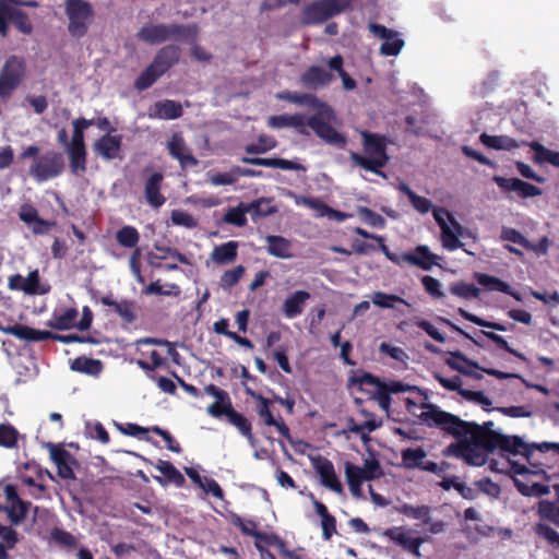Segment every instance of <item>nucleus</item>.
<instances>
[{"label":"nucleus","instance_id":"nucleus-1","mask_svg":"<svg viewBox=\"0 0 559 559\" xmlns=\"http://www.w3.org/2000/svg\"><path fill=\"white\" fill-rule=\"evenodd\" d=\"M418 415L426 425L439 427L447 433L459 438L449 444L444 454L463 460L466 464L481 466L489 455V421L483 425L462 420L456 415L441 411L435 404H423Z\"/></svg>","mask_w":559,"mask_h":559},{"label":"nucleus","instance_id":"nucleus-2","mask_svg":"<svg viewBox=\"0 0 559 559\" xmlns=\"http://www.w3.org/2000/svg\"><path fill=\"white\" fill-rule=\"evenodd\" d=\"M534 450L543 453L552 450L559 455V442L526 443L519 436H507L491 429V454L498 452L508 459L522 455L530 461Z\"/></svg>","mask_w":559,"mask_h":559},{"label":"nucleus","instance_id":"nucleus-3","mask_svg":"<svg viewBox=\"0 0 559 559\" xmlns=\"http://www.w3.org/2000/svg\"><path fill=\"white\" fill-rule=\"evenodd\" d=\"M362 138L364 151L367 156L352 152L350 160L368 171L382 175L381 168H383L389 160L385 136L365 131L362 132Z\"/></svg>","mask_w":559,"mask_h":559},{"label":"nucleus","instance_id":"nucleus-4","mask_svg":"<svg viewBox=\"0 0 559 559\" xmlns=\"http://www.w3.org/2000/svg\"><path fill=\"white\" fill-rule=\"evenodd\" d=\"M195 25L187 24H146L142 26L136 37L139 40L148 45H159L168 40H187L195 31Z\"/></svg>","mask_w":559,"mask_h":559},{"label":"nucleus","instance_id":"nucleus-5","mask_svg":"<svg viewBox=\"0 0 559 559\" xmlns=\"http://www.w3.org/2000/svg\"><path fill=\"white\" fill-rule=\"evenodd\" d=\"M69 34L80 39L84 37L95 20V11L87 0H64Z\"/></svg>","mask_w":559,"mask_h":559},{"label":"nucleus","instance_id":"nucleus-6","mask_svg":"<svg viewBox=\"0 0 559 559\" xmlns=\"http://www.w3.org/2000/svg\"><path fill=\"white\" fill-rule=\"evenodd\" d=\"M355 0H317L304 7L300 22L302 25L321 24L349 9Z\"/></svg>","mask_w":559,"mask_h":559},{"label":"nucleus","instance_id":"nucleus-7","mask_svg":"<svg viewBox=\"0 0 559 559\" xmlns=\"http://www.w3.org/2000/svg\"><path fill=\"white\" fill-rule=\"evenodd\" d=\"M0 331L26 342H44L48 340L58 341L63 344L85 342V336H81L78 334H55L50 331L36 330L34 328L20 323H15L13 325L8 326H3L2 324H0Z\"/></svg>","mask_w":559,"mask_h":559},{"label":"nucleus","instance_id":"nucleus-8","mask_svg":"<svg viewBox=\"0 0 559 559\" xmlns=\"http://www.w3.org/2000/svg\"><path fill=\"white\" fill-rule=\"evenodd\" d=\"M64 170V158L60 152L47 151L34 158L28 174L37 182H44L60 176Z\"/></svg>","mask_w":559,"mask_h":559},{"label":"nucleus","instance_id":"nucleus-9","mask_svg":"<svg viewBox=\"0 0 559 559\" xmlns=\"http://www.w3.org/2000/svg\"><path fill=\"white\" fill-rule=\"evenodd\" d=\"M491 179L497 183L500 191L507 194L510 199L514 197L519 199H527L542 195L543 193L540 188L515 177L506 178L501 176H493Z\"/></svg>","mask_w":559,"mask_h":559},{"label":"nucleus","instance_id":"nucleus-10","mask_svg":"<svg viewBox=\"0 0 559 559\" xmlns=\"http://www.w3.org/2000/svg\"><path fill=\"white\" fill-rule=\"evenodd\" d=\"M350 384H376V390L369 391L372 400L377 401L383 411H389L391 406V395L385 386V382L370 372L358 370L349 378Z\"/></svg>","mask_w":559,"mask_h":559},{"label":"nucleus","instance_id":"nucleus-11","mask_svg":"<svg viewBox=\"0 0 559 559\" xmlns=\"http://www.w3.org/2000/svg\"><path fill=\"white\" fill-rule=\"evenodd\" d=\"M247 393L257 401L255 411L262 423L269 427H275L277 432L283 438L290 437V430L283 419H276L271 411L272 401L264 397L262 394L247 389Z\"/></svg>","mask_w":559,"mask_h":559},{"label":"nucleus","instance_id":"nucleus-12","mask_svg":"<svg viewBox=\"0 0 559 559\" xmlns=\"http://www.w3.org/2000/svg\"><path fill=\"white\" fill-rule=\"evenodd\" d=\"M320 111L307 119V126L311 128L314 133L325 142L330 144H344L345 138L336 131L334 127L330 124V122L324 120L323 115L332 114L331 108L326 110L325 108H318Z\"/></svg>","mask_w":559,"mask_h":559},{"label":"nucleus","instance_id":"nucleus-13","mask_svg":"<svg viewBox=\"0 0 559 559\" xmlns=\"http://www.w3.org/2000/svg\"><path fill=\"white\" fill-rule=\"evenodd\" d=\"M383 535L416 558L421 557L420 546L427 542L425 537H412L409 530L403 526L386 528Z\"/></svg>","mask_w":559,"mask_h":559},{"label":"nucleus","instance_id":"nucleus-14","mask_svg":"<svg viewBox=\"0 0 559 559\" xmlns=\"http://www.w3.org/2000/svg\"><path fill=\"white\" fill-rule=\"evenodd\" d=\"M369 29L376 37L383 39L380 46L381 55L388 57L397 56L404 47V40L397 37V32L394 29L377 23L369 24Z\"/></svg>","mask_w":559,"mask_h":559},{"label":"nucleus","instance_id":"nucleus-15","mask_svg":"<svg viewBox=\"0 0 559 559\" xmlns=\"http://www.w3.org/2000/svg\"><path fill=\"white\" fill-rule=\"evenodd\" d=\"M444 362L452 369L466 377L479 380L483 372L489 373V369L481 368L475 361L469 360L460 350L448 352Z\"/></svg>","mask_w":559,"mask_h":559},{"label":"nucleus","instance_id":"nucleus-16","mask_svg":"<svg viewBox=\"0 0 559 559\" xmlns=\"http://www.w3.org/2000/svg\"><path fill=\"white\" fill-rule=\"evenodd\" d=\"M313 466L324 487L336 493L343 491V486L335 473L334 465L329 459L319 456L313 461Z\"/></svg>","mask_w":559,"mask_h":559},{"label":"nucleus","instance_id":"nucleus-17","mask_svg":"<svg viewBox=\"0 0 559 559\" xmlns=\"http://www.w3.org/2000/svg\"><path fill=\"white\" fill-rule=\"evenodd\" d=\"M182 115V105L173 99L158 100L151 105L147 110V117L150 119L175 120Z\"/></svg>","mask_w":559,"mask_h":559},{"label":"nucleus","instance_id":"nucleus-18","mask_svg":"<svg viewBox=\"0 0 559 559\" xmlns=\"http://www.w3.org/2000/svg\"><path fill=\"white\" fill-rule=\"evenodd\" d=\"M169 155L177 159L182 168L197 166L199 160L193 156L180 134H174L167 143Z\"/></svg>","mask_w":559,"mask_h":559},{"label":"nucleus","instance_id":"nucleus-19","mask_svg":"<svg viewBox=\"0 0 559 559\" xmlns=\"http://www.w3.org/2000/svg\"><path fill=\"white\" fill-rule=\"evenodd\" d=\"M438 255L430 252L429 248L425 245H419L413 252L402 253L403 263H408L418 266L425 271L430 270L437 264Z\"/></svg>","mask_w":559,"mask_h":559},{"label":"nucleus","instance_id":"nucleus-20","mask_svg":"<svg viewBox=\"0 0 559 559\" xmlns=\"http://www.w3.org/2000/svg\"><path fill=\"white\" fill-rule=\"evenodd\" d=\"M179 59L180 48L176 45H166L156 52L151 64L164 75L170 68L179 62Z\"/></svg>","mask_w":559,"mask_h":559},{"label":"nucleus","instance_id":"nucleus-21","mask_svg":"<svg viewBox=\"0 0 559 559\" xmlns=\"http://www.w3.org/2000/svg\"><path fill=\"white\" fill-rule=\"evenodd\" d=\"M334 76L331 72L319 66H310L301 75L300 83L310 90L329 85Z\"/></svg>","mask_w":559,"mask_h":559},{"label":"nucleus","instance_id":"nucleus-22","mask_svg":"<svg viewBox=\"0 0 559 559\" xmlns=\"http://www.w3.org/2000/svg\"><path fill=\"white\" fill-rule=\"evenodd\" d=\"M163 181V174L154 173L147 178L144 185L145 200L154 209H159L166 202V198L160 193Z\"/></svg>","mask_w":559,"mask_h":559},{"label":"nucleus","instance_id":"nucleus-23","mask_svg":"<svg viewBox=\"0 0 559 559\" xmlns=\"http://www.w3.org/2000/svg\"><path fill=\"white\" fill-rule=\"evenodd\" d=\"M121 144V135L105 134L95 142L94 151L104 159L111 160L119 157Z\"/></svg>","mask_w":559,"mask_h":559},{"label":"nucleus","instance_id":"nucleus-24","mask_svg":"<svg viewBox=\"0 0 559 559\" xmlns=\"http://www.w3.org/2000/svg\"><path fill=\"white\" fill-rule=\"evenodd\" d=\"M241 163L272 168H280L284 170H302L306 167L297 162L278 158V157H241Z\"/></svg>","mask_w":559,"mask_h":559},{"label":"nucleus","instance_id":"nucleus-25","mask_svg":"<svg viewBox=\"0 0 559 559\" xmlns=\"http://www.w3.org/2000/svg\"><path fill=\"white\" fill-rule=\"evenodd\" d=\"M49 448L50 456L57 465L58 476L62 479H73L75 475L69 464L72 460L71 453L60 445L49 444Z\"/></svg>","mask_w":559,"mask_h":559},{"label":"nucleus","instance_id":"nucleus-26","mask_svg":"<svg viewBox=\"0 0 559 559\" xmlns=\"http://www.w3.org/2000/svg\"><path fill=\"white\" fill-rule=\"evenodd\" d=\"M78 316L79 311L72 307L56 309L47 321V325L58 331L70 330L75 328Z\"/></svg>","mask_w":559,"mask_h":559},{"label":"nucleus","instance_id":"nucleus-27","mask_svg":"<svg viewBox=\"0 0 559 559\" xmlns=\"http://www.w3.org/2000/svg\"><path fill=\"white\" fill-rule=\"evenodd\" d=\"M276 98L280 100L289 102L297 105L308 106L311 108H325L329 109V106L321 102L316 95L309 93H298L284 91L276 94Z\"/></svg>","mask_w":559,"mask_h":559},{"label":"nucleus","instance_id":"nucleus-28","mask_svg":"<svg viewBox=\"0 0 559 559\" xmlns=\"http://www.w3.org/2000/svg\"><path fill=\"white\" fill-rule=\"evenodd\" d=\"M308 299H310V294L306 290H296L288 295L283 304V312L285 317L293 319L300 316Z\"/></svg>","mask_w":559,"mask_h":559},{"label":"nucleus","instance_id":"nucleus-29","mask_svg":"<svg viewBox=\"0 0 559 559\" xmlns=\"http://www.w3.org/2000/svg\"><path fill=\"white\" fill-rule=\"evenodd\" d=\"M104 306L112 307L115 312L126 322L132 323L136 316L134 311V302L131 300L116 301L112 295H106L100 298Z\"/></svg>","mask_w":559,"mask_h":559},{"label":"nucleus","instance_id":"nucleus-30","mask_svg":"<svg viewBox=\"0 0 559 559\" xmlns=\"http://www.w3.org/2000/svg\"><path fill=\"white\" fill-rule=\"evenodd\" d=\"M267 242V253L281 258V259H288L292 257L290 253V241L282 236H275V235H269L265 238Z\"/></svg>","mask_w":559,"mask_h":559},{"label":"nucleus","instance_id":"nucleus-31","mask_svg":"<svg viewBox=\"0 0 559 559\" xmlns=\"http://www.w3.org/2000/svg\"><path fill=\"white\" fill-rule=\"evenodd\" d=\"M353 231L365 239H372V240L377 241L378 248L385 255V258L388 260H390L391 262H393L394 264H397V265L403 264L402 254H396V253L391 252L389 247L385 245L384 238L382 236L377 235V234H371L361 227H355L353 229Z\"/></svg>","mask_w":559,"mask_h":559},{"label":"nucleus","instance_id":"nucleus-32","mask_svg":"<svg viewBox=\"0 0 559 559\" xmlns=\"http://www.w3.org/2000/svg\"><path fill=\"white\" fill-rule=\"evenodd\" d=\"M353 231L365 239H372V240L377 241L378 248L385 255V258L388 260H390L391 262H393L394 264H397V265L403 264L402 254H396V253L391 252L389 247L385 245L384 238L382 236L377 235V234H371L361 227H355L353 229Z\"/></svg>","mask_w":559,"mask_h":559},{"label":"nucleus","instance_id":"nucleus-33","mask_svg":"<svg viewBox=\"0 0 559 559\" xmlns=\"http://www.w3.org/2000/svg\"><path fill=\"white\" fill-rule=\"evenodd\" d=\"M71 369L88 376H98L103 371V362L85 356L76 357L71 362Z\"/></svg>","mask_w":559,"mask_h":559},{"label":"nucleus","instance_id":"nucleus-34","mask_svg":"<svg viewBox=\"0 0 559 559\" xmlns=\"http://www.w3.org/2000/svg\"><path fill=\"white\" fill-rule=\"evenodd\" d=\"M237 248L238 243L233 240L216 246L211 254L212 260L217 264L230 263L237 258Z\"/></svg>","mask_w":559,"mask_h":559},{"label":"nucleus","instance_id":"nucleus-35","mask_svg":"<svg viewBox=\"0 0 559 559\" xmlns=\"http://www.w3.org/2000/svg\"><path fill=\"white\" fill-rule=\"evenodd\" d=\"M531 150L534 151V162L537 164L548 163L555 167L559 168V152L551 151L545 147L537 141H532L528 143Z\"/></svg>","mask_w":559,"mask_h":559},{"label":"nucleus","instance_id":"nucleus-36","mask_svg":"<svg viewBox=\"0 0 559 559\" xmlns=\"http://www.w3.org/2000/svg\"><path fill=\"white\" fill-rule=\"evenodd\" d=\"M345 476L347 484L349 486L350 492L358 497L361 493V485L366 480L364 475H361L360 467L350 463H345Z\"/></svg>","mask_w":559,"mask_h":559},{"label":"nucleus","instance_id":"nucleus-37","mask_svg":"<svg viewBox=\"0 0 559 559\" xmlns=\"http://www.w3.org/2000/svg\"><path fill=\"white\" fill-rule=\"evenodd\" d=\"M399 190L408 198L411 204L418 213L426 214L432 209L431 201L415 193L408 185L401 182L399 185Z\"/></svg>","mask_w":559,"mask_h":559},{"label":"nucleus","instance_id":"nucleus-38","mask_svg":"<svg viewBox=\"0 0 559 559\" xmlns=\"http://www.w3.org/2000/svg\"><path fill=\"white\" fill-rule=\"evenodd\" d=\"M381 421H378L376 418L367 419L362 424H357L354 418L347 419V429L350 432L360 435V439L362 442H368L370 440L368 432H372L377 430L381 426Z\"/></svg>","mask_w":559,"mask_h":559},{"label":"nucleus","instance_id":"nucleus-39","mask_svg":"<svg viewBox=\"0 0 559 559\" xmlns=\"http://www.w3.org/2000/svg\"><path fill=\"white\" fill-rule=\"evenodd\" d=\"M70 170L73 175H81L86 171V147H68Z\"/></svg>","mask_w":559,"mask_h":559},{"label":"nucleus","instance_id":"nucleus-40","mask_svg":"<svg viewBox=\"0 0 559 559\" xmlns=\"http://www.w3.org/2000/svg\"><path fill=\"white\" fill-rule=\"evenodd\" d=\"M519 492L526 497H543L549 493V487L540 483H530L523 479L513 478Z\"/></svg>","mask_w":559,"mask_h":559},{"label":"nucleus","instance_id":"nucleus-41","mask_svg":"<svg viewBox=\"0 0 559 559\" xmlns=\"http://www.w3.org/2000/svg\"><path fill=\"white\" fill-rule=\"evenodd\" d=\"M116 240L123 248H138L140 234L133 226L126 225L116 231Z\"/></svg>","mask_w":559,"mask_h":559},{"label":"nucleus","instance_id":"nucleus-42","mask_svg":"<svg viewBox=\"0 0 559 559\" xmlns=\"http://www.w3.org/2000/svg\"><path fill=\"white\" fill-rule=\"evenodd\" d=\"M72 123L73 134L68 147H86L84 142V130L94 126V119H85L81 117L75 119Z\"/></svg>","mask_w":559,"mask_h":559},{"label":"nucleus","instance_id":"nucleus-43","mask_svg":"<svg viewBox=\"0 0 559 559\" xmlns=\"http://www.w3.org/2000/svg\"><path fill=\"white\" fill-rule=\"evenodd\" d=\"M343 57L341 55H336L332 57L328 61V66L331 70L337 72L338 76L342 79V83L345 90L352 91L356 88V81L343 69Z\"/></svg>","mask_w":559,"mask_h":559},{"label":"nucleus","instance_id":"nucleus-44","mask_svg":"<svg viewBox=\"0 0 559 559\" xmlns=\"http://www.w3.org/2000/svg\"><path fill=\"white\" fill-rule=\"evenodd\" d=\"M162 74L150 63L134 81V88L139 92L150 88Z\"/></svg>","mask_w":559,"mask_h":559},{"label":"nucleus","instance_id":"nucleus-45","mask_svg":"<svg viewBox=\"0 0 559 559\" xmlns=\"http://www.w3.org/2000/svg\"><path fill=\"white\" fill-rule=\"evenodd\" d=\"M449 292L462 299L477 298L480 294V289L475 284L462 281L451 284Z\"/></svg>","mask_w":559,"mask_h":559},{"label":"nucleus","instance_id":"nucleus-46","mask_svg":"<svg viewBox=\"0 0 559 559\" xmlns=\"http://www.w3.org/2000/svg\"><path fill=\"white\" fill-rule=\"evenodd\" d=\"M155 467L165 476L169 483L175 484L177 487H181L186 483L183 475L175 467L173 463L159 460Z\"/></svg>","mask_w":559,"mask_h":559},{"label":"nucleus","instance_id":"nucleus-47","mask_svg":"<svg viewBox=\"0 0 559 559\" xmlns=\"http://www.w3.org/2000/svg\"><path fill=\"white\" fill-rule=\"evenodd\" d=\"M231 523L237 526L242 534L252 536L257 539L264 540L269 543V537L266 534L261 533L257 530V523L252 520L243 521L239 515H235L231 520Z\"/></svg>","mask_w":559,"mask_h":559},{"label":"nucleus","instance_id":"nucleus-48","mask_svg":"<svg viewBox=\"0 0 559 559\" xmlns=\"http://www.w3.org/2000/svg\"><path fill=\"white\" fill-rule=\"evenodd\" d=\"M228 421L235 426L242 436L251 440L253 438L251 423L234 407L229 409Z\"/></svg>","mask_w":559,"mask_h":559},{"label":"nucleus","instance_id":"nucleus-49","mask_svg":"<svg viewBox=\"0 0 559 559\" xmlns=\"http://www.w3.org/2000/svg\"><path fill=\"white\" fill-rule=\"evenodd\" d=\"M430 511L431 508L429 506H412V504H403L400 509V512L414 520H421L424 524L430 523Z\"/></svg>","mask_w":559,"mask_h":559},{"label":"nucleus","instance_id":"nucleus-50","mask_svg":"<svg viewBox=\"0 0 559 559\" xmlns=\"http://www.w3.org/2000/svg\"><path fill=\"white\" fill-rule=\"evenodd\" d=\"M426 452L421 448H407L402 451V462L406 468H420Z\"/></svg>","mask_w":559,"mask_h":559},{"label":"nucleus","instance_id":"nucleus-51","mask_svg":"<svg viewBox=\"0 0 559 559\" xmlns=\"http://www.w3.org/2000/svg\"><path fill=\"white\" fill-rule=\"evenodd\" d=\"M10 22L20 33L24 35H31L34 31L28 15L20 9L14 8Z\"/></svg>","mask_w":559,"mask_h":559},{"label":"nucleus","instance_id":"nucleus-52","mask_svg":"<svg viewBox=\"0 0 559 559\" xmlns=\"http://www.w3.org/2000/svg\"><path fill=\"white\" fill-rule=\"evenodd\" d=\"M276 146V141L274 138L261 134L258 138V143L248 144L245 146V151L248 154H263L267 151L274 148Z\"/></svg>","mask_w":559,"mask_h":559},{"label":"nucleus","instance_id":"nucleus-53","mask_svg":"<svg viewBox=\"0 0 559 559\" xmlns=\"http://www.w3.org/2000/svg\"><path fill=\"white\" fill-rule=\"evenodd\" d=\"M248 212L254 217H265L276 212L271 201L264 198L253 201L248 205Z\"/></svg>","mask_w":559,"mask_h":559},{"label":"nucleus","instance_id":"nucleus-54","mask_svg":"<svg viewBox=\"0 0 559 559\" xmlns=\"http://www.w3.org/2000/svg\"><path fill=\"white\" fill-rule=\"evenodd\" d=\"M357 213L359 218L367 225L376 228H384L386 223L385 218L373 210L366 206H359Z\"/></svg>","mask_w":559,"mask_h":559},{"label":"nucleus","instance_id":"nucleus-55","mask_svg":"<svg viewBox=\"0 0 559 559\" xmlns=\"http://www.w3.org/2000/svg\"><path fill=\"white\" fill-rule=\"evenodd\" d=\"M19 431L10 424H0V447L12 449L16 447Z\"/></svg>","mask_w":559,"mask_h":559},{"label":"nucleus","instance_id":"nucleus-56","mask_svg":"<svg viewBox=\"0 0 559 559\" xmlns=\"http://www.w3.org/2000/svg\"><path fill=\"white\" fill-rule=\"evenodd\" d=\"M51 540L64 548H75L78 540L70 532L55 527L50 532Z\"/></svg>","mask_w":559,"mask_h":559},{"label":"nucleus","instance_id":"nucleus-57","mask_svg":"<svg viewBox=\"0 0 559 559\" xmlns=\"http://www.w3.org/2000/svg\"><path fill=\"white\" fill-rule=\"evenodd\" d=\"M246 213H249L248 206H243L242 204L237 207H231L224 215V222L242 227L247 224Z\"/></svg>","mask_w":559,"mask_h":559},{"label":"nucleus","instance_id":"nucleus-58","mask_svg":"<svg viewBox=\"0 0 559 559\" xmlns=\"http://www.w3.org/2000/svg\"><path fill=\"white\" fill-rule=\"evenodd\" d=\"M243 274L245 267L242 265L225 271L221 276V287L224 289L231 288L239 282Z\"/></svg>","mask_w":559,"mask_h":559},{"label":"nucleus","instance_id":"nucleus-59","mask_svg":"<svg viewBox=\"0 0 559 559\" xmlns=\"http://www.w3.org/2000/svg\"><path fill=\"white\" fill-rule=\"evenodd\" d=\"M372 302L380 308H393L395 302L406 304L403 298L397 295L376 292L372 296Z\"/></svg>","mask_w":559,"mask_h":559},{"label":"nucleus","instance_id":"nucleus-60","mask_svg":"<svg viewBox=\"0 0 559 559\" xmlns=\"http://www.w3.org/2000/svg\"><path fill=\"white\" fill-rule=\"evenodd\" d=\"M412 325L424 330L436 342L443 343L445 341L444 335L428 320L416 318L412 321Z\"/></svg>","mask_w":559,"mask_h":559},{"label":"nucleus","instance_id":"nucleus-61","mask_svg":"<svg viewBox=\"0 0 559 559\" xmlns=\"http://www.w3.org/2000/svg\"><path fill=\"white\" fill-rule=\"evenodd\" d=\"M361 475L366 478V480H373L383 475L381 469V465L378 460L370 459L366 460L364 466L360 467Z\"/></svg>","mask_w":559,"mask_h":559},{"label":"nucleus","instance_id":"nucleus-62","mask_svg":"<svg viewBox=\"0 0 559 559\" xmlns=\"http://www.w3.org/2000/svg\"><path fill=\"white\" fill-rule=\"evenodd\" d=\"M501 239L512 243L520 245L524 249L531 247V241L526 239L519 230L511 227H503L501 231Z\"/></svg>","mask_w":559,"mask_h":559},{"label":"nucleus","instance_id":"nucleus-63","mask_svg":"<svg viewBox=\"0 0 559 559\" xmlns=\"http://www.w3.org/2000/svg\"><path fill=\"white\" fill-rule=\"evenodd\" d=\"M441 241H442L443 248L449 251H454L457 248L463 246V243L460 241L459 237L451 229L450 226L443 227L441 229Z\"/></svg>","mask_w":559,"mask_h":559},{"label":"nucleus","instance_id":"nucleus-64","mask_svg":"<svg viewBox=\"0 0 559 559\" xmlns=\"http://www.w3.org/2000/svg\"><path fill=\"white\" fill-rule=\"evenodd\" d=\"M174 225L183 226L186 228H194L197 226L195 218L188 212L182 210H174L170 215Z\"/></svg>","mask_w":559,"mask_h":559}]
</instances>
